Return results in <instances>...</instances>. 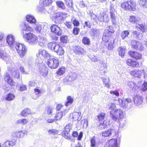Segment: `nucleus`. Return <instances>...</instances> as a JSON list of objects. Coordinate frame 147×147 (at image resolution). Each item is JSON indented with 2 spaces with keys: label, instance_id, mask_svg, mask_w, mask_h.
<instances>
[{
  "label": "nucleus",
  "instance_id": "obj_51",
  "mask_svg": "<svg viewBox=\"0 0 147 147\" xmlns=\"http://www.w3.org/2000/svg\"><path fill=\"white\" fill-rule=\"evenodd\" d=\"M89 14L90 15L91 19H93L94 21L97 22V16L93 13L91 11H90Z\"/></svg>",
  "mask_w": 147,
  "mask_h": 147
},
{
  "label": "nucleus",
  "instance_id": "obj_18",
  "mask_svg": "<svg viewBox=\"0 0 147 147\" xmlns=\"http://www.w3.org/2000/svg\"><path fill=\"white\" fill-rule=\"evenodd\" d=\"M8 70L11 73L12 76L16 78H18L20 76V74L18 70H16L15 68L9 67Z\"/></svg>",
  "mask_w": 147,
  "mask_h": 147
},
{
  "label": "nucleus",
  "instance_id": "obj_17",
  "mask_svg": "<svg viewBox=\"0 0 147 147\" xmlns=\"http://www.w3.org/2000/svg\"><path fill=\"white\" fill-rule=\"evenodd\" d=\"M4 78L5 81L10 85L13 86L15 85V82L11 78L9 74L6 72L4 75Z\"/></svg>",
  "mask_w": 147,
  "mask_h": 147
},
{
  "label": "nucleus",
  "instance_id": "obj_21",
  "mask_svg": "<svg viewBox=\"0 0 147 147\" xmlns=\"http://www.w3.org/2000/svg\"><path fill=\"white\" fill-rule=\"evenodd\" d=\"M38 42L39 45L41 47H44L48 42L46 38L42 36H39Z\"/></svg>",
  "mask_w": 147,
  "mask_h": 147
},
{
  "label": "nucleus",
  "instance_id": "obj_23",
  "mask_svg": "<svg viewBox=\"0 0 147 147\" xmlns=\"http://www.w3.org/2000/svg\"><path fill=\"white\" fill-rule=\"evenodd\" d=\"M72 125L71 124H69L67 125L65 127L64 132V137L66 139H67L69 136V132L71 129Z\"/></svg>",
  "mask_w": 147,
  "mask_h": 147
},
{
  "label": "nucleus",
  "instance_id": "obj_25",
  "mask_svg": "<svg viewBox=\"0 0 147 147\" xmlns=\"http://www.w3.org/2000/svg\"><path fill=\"white\" fill-rule=\"evenodd\" d=\"M129 55L136 59H140L142 57L141 54L135 51H130L129 52Z\"/></svg>",
  "mask_w": 147,
  "mask_h": 147
},
{
  "label": "nucleus",
  "instance_id": "obj_34",
  "mask_svg": "<svg viewBox=\"0 0 147 147\" xmlns=\"http://www.w3.org/2000/svg\"><path fill=\"white\" fill-rule=\"evenodd\" d=\"M31 110L28 108L25 109L23 110L21 112L20 115L22 117L26 116L27 115L32 114Z\"/></svg>",
  "mask_w": 147,
  "mask_h": 147
},
{
  "label": "nucleus",
  "instance_id": "obj_14",
  "mask_svg": "<svg viewBox=\"0 0 147 147\" xmlns=\"http://www.w3.org/2000/svg\"><path fill=\"white\" fill-rule=\"evenodd\" d=\"M134 103L136 106H139L143 102V98L142 96L139 94L134 95L133 97Z\"/></svg>",
  "mask_w": 147,
  "mask_h": 147
},
{
  "label": "nucleus",
  "instance_id": "obj_27",
  "mask_svg": "<svg viewBox=\"0 0 147 147\" xmlns=\"http://www.w3.org/2000/svg\"><path fill=\"white\" fill-rule=\"evenodd\" d=\"M115 132L114 129H109L102 132V136L105 137L110 136L113 133Z\"/></svg>",
  "mask_w": 147,
  "mask_h": 147
},
{
  "label": "nucleus",
  "instance_id": "obj_63",
  "mask_svg": "<svg viewBox=\"0 0 147 147\" xmlns=\"http://www.w3.org/2000/svg\"><path fill=\"white\" fill-rule=\"evenodd\" d=\"M64 24L68 28H70L72 26V24L71 22H65Z\"/></svg>",
  "mask_w": 147,
  "mask_h": 147
},
{
  "label": "nucleus",
  "instance_id": "obj_59",
  "mask_svg": "<svg viewBox=\"0 0 147 147\" xmlns=\"http://www.w3.org/2000/svg\"><path fill=\"white\" fill-rule=\"evenodd\" d=\"M67 36H62L60 38V40L62 42L66 43L67 41Z\"/></svg>",
  "mask_w": 147,
  "mask_h": 147
},
{
  "label": "nucleus",
  "instance_id": "obj_8",
  "mask_svg": "<svg viewBox=\"0 0 147 147\" xmlns=\"http://www.w3.org/2000/svg\"><path fill=\"white\" fill-rule=\"evenodd\" d=\"M125 116V113L120 109H117L113 113H112L110 116L112 119L115 121L120 120L123 119Z\"/></svg>",
  "mask_w": 147,
  "mask_h": 147
},
{
  "label": "nucleus",
  "instance_id": "obj_43",
  "mask_svg": "<svg viewBox=\"0 0 147 147\" xmlns=\"http://www.w3.org/2000/svg\"><path fill=\"white\" fill-rule=\"evenodd\" d=\"M118 51L119 55L123 57L124 55L125 51V47H120L118 48Z\"/></svg>",
  "mask_w": 147,
  "mask_h": 147
},
{
  "label": "nucleus",
  "instance_id": "obj_6",
  "mask_svg": "<svg viewBox=\"0 0 147 147\" xmlns=\"http://www.w3.org/2000/svg\"><path fill=\"white\" fill-rule=\"evenodd\" d=\"M49 58L47 62L49 67L53 69L57 68L59 65V60L56 57L52 55Z\"/></svg>",
  "mask_w": 147,
  "mask_h": 147
},
{
  "label": "nucleus",
  "instance_id": "obj_11",
  "mask_svg": "<svg viewBox=\"0 0 147 147\" xmlns=\"http://www.w3.org/2000/svg\"><path fill=\"white\" fill-rule=\"evenodd\" d=\"M67 15L66 13L61 12L54 13L53 17L56 19L55 22L57 21L59 23H61L66 17Z\"/></svg>",
  "mask_w": 147,
  "mask_h": 147
},
{
  "label": "nucleus",
  "instance_id": "obj_56",
  "mask_svg": "<svg viewBox=\"0 0 147 147\" xmlns=\"http://www.w3.org/2000/svg\"><path fill=\"white\" fill-rule=\"evenodd\" d=\"M110 93L112 95H115V96L117 97L119 96V94L118 91L117 90H111L110 91Z\"/></svg>",
  "mask_w": 147,
  "mask_h": 147
},
{
  "label": "nucleus",
  "instance_id": "obj_10",
  "mask_svg": "<svg viewBox=\"0 0 147 147\" xmlns=\"http://www.w3.org/2000/svg\"><path fill=\"white\" fill-rule=\"evenodd\" d=\"M115 5L111 4L110 6V16L111 20V22L113 24H116L117 20H116V12L114 8Z\"/></svg>",
  "mask_w": 147,
  "mask_h": 147
},
{
  "label": "nucleus",
  "instance_id": "obj_57",
  "mask_svg": "<svg viewBox=\"0 0 147 147\" xmlns=\"http://www.w3.org/2000/svg\"><path fill=\"white\" fill-rule=\"evenodd\" d=\"M82 42L85 44L88 45L90 44V40L88 38L84 37L83 38Z\"/></svg>",
  "mask_w": 147,
  "mask_h": 147
},
{
  "label": "nucleus",
  "instance_id": "obj_39",
  "mask_svg": "<svg viewBox=\"0 0 147 147\" xmlns=\"http://www.w3.org/2000/svg\"><path fill=\"white\" fill-rule=\"evenodd\" d=\"M109 125V121H104L102 123H101L99 127L101 130L106 128Z\"/></svg>",
  "mask_w": 147,
  "mask_h": 147
},
{
  "label": "nucleus",
  "instance_id": "obj_55",
  "mask_svg": "<svg viewBox=\"0 0 147 147\" xmlns=\"http://www.w3.org/2000/svg\"><path fill=\"white\" fill-rule=\"evenodd\" d=\"M77 74L75 73H72L71 75H70L68 80L69 81L75 80L77 77Z\"/></svg>",
  "mask_w": 147,
  "mask_h": 147
},
{
  "label": "nucleus",
  "instance_id": "obj_46",
  "mask_svg": "<svg viewBox=\"0 0 147 147\" xmlns=\"http://www.w3.org/2000/svg\"><path fill=\"white\" fill-rule=\"evenodd\" d=\"M129 32L128 30H125L122 32L121 34V36L123 39H124L129 34Z\"/></svg>",
  "mask_w": 147,
  "mask_h": 147
},
{
  "label": "nucleus",
  "instance_id": "obj_32",
  "mask_svg": "<svg viewBox=\"0 0 147 147\" xmlns=\"http://www.w3.org/2000/svg\"><path fill=\"white\" fill-rule=\"evenodd\" d=\"M127 85L128 86L133 90H137L139 88V87L136 86V83L133 82H128Z\"/></svg>",
  "mask_w": 147,
  "mask_h": 147
},
{
  "label": "nucleus",
  "instance_id": "obj_62",
  "mask_svg": "<svg viewBox=\"0 0 147 147\" xmlns=\"http://www.w3.org/2000/svg\"><path fill=\"white\" fill-rule=\"evenodd\" d=\"M100 66L101 67L100 68L101 70L106 69L107 68V63L105 62H102Z\"/></svg>",
  "mask_w": 147,
  "mask_h": 147
},
{
  "label": "nucleus",
  "instance_id": "obj_36",
  "mask_svg": "<svg viewBox=\"0 0 147 147\" xmlns=\"http://www.w3.org/2000/svg\"><path fill=\"white\" fill-rule=\"evenodd\" d=\"M51 2V0H40V3L41 6H45L50 5Z\"/></svg>",
  "mask_w": 147,
  "mask_h": 147
},
{
  "label": "nucleus",
  "instance_id": "obj_15",
  "mask_svg": "<svg viewBox=\"0 0 147 147\" xmlns=\"http://www.w3.org/2000/svg\"><path fill=\"white\" fill-rule=\"evenodd\" d=\"M51 32L58 36L62 34V30L61 28L57 25L53 24L50 27Z\"/></svg>",
  "mask_w": 147,
  "mask_h": 147
},
{
  "label": "nucleus",
  "instance_id": "obj_61",
  "mask_svg": "<svg viewBox=\"0 0 147 147\" xmlns=\"http://www.w3.org/2000/svg\"><path fill=\"white\" fill-rule=\"evenodd\" d=\"M20 70L21 72L23 74H29V71H26L24 69V68L22 67L21 66L20 67Z\"/></svg>",
  "mask_w": 147,
  "mask_h": 147
},
{
  "label": "nucleus",
  "instance_id": "obj_50",
  "mask_svg": "<svg viewBox=\"0 0 147 147\" xmlns=\"http://www.w3.org/2000/svg\"><path fill=\"white\" fill-rule=\"evenodd\" d=\"M102 80L105 86L108 88H110V85L109 84V79H107L105 78H103Z\"/></svg>",
  "mask_w": 147,
  "mask_h": 147
},
{
  "label": "nucleus",
  "instance_id": "obj_54",
  "mask_svg": "<svg viewBox=\"0 0 147 147\" xmlns=\"http://www.w3.org/2000/svg\"><path fill=\"white\" fill-rule=\"evenodd\" d=\"M105 114L104 113H101L98 116V118L99 121L103 120L105 118Z\"/></svg>",
  "mask_w": 147,
  "mask_h": 147
},
{
  "label": "nucleus",
  "instance_id": "obj_30",
  "mask_svg": "<svg viewBox=\"0 0 147 147\" xmlns=\"http://www.w3.org/2000/svg\"><path fill=\"white\" fill-rule=\"evenodd\" d=\"M26 20L28 22L31 24H34L36 22V20L33 16L31 15H27L26 16Z\"/></svg>",
  "mask_w": 147,
  "mask_h": 147
},
{
  "label": "nucleus",
  "instance_id": "obj_26",
  "mask_svg": "<svg viewBox=\"0 0 147 147\" xmlns=\"http://www.w3.org/2000/svg\"><path fill=\"white\" fill-rule=\"evenodd\" d=\"M16 143L15 140H7L4 142L2 145L3 147H13Z\"/></svg>",
  "mask_w": 147,
  "mask_h": 147
},
{
  "label": "nucleus",
  "instance_id": "obj_40",
  "mask_svg": "<svg viewBox=\"0 0 147 147\" xmlns=\"http://www.w3.org/2000/svg\"><path fill=\"white\" fill-rule=\"evenodd\" d=\"M90 33L94 36H98L99 34V31L97 29L94 28L91 29Z\"/></svg>",
  "mask_w": 147,
  "mask_h": 147
},
{
  "label": "nucleus",
  "instance_id": "obj_12",
  "mask_svg": "<svg viewBox=\"0 0 147 147\" xmlns=\"http://www.w3.org/2000/svg\"><path fill=\"white\" fill-rule=\"evenodd\" d=\"M114 32V30L112 26H108L106 30H105V32L103 34V35L102 37V39L105 42H107L109 40L107 39L109 38L110 37L109 36V32L113 33Z\"/></svg>",
  "mask_w": 147,
  "mask_h": 147
},
{
  "label": "nucleus",
  "instance_id": "obj_3",
  "mask_svg": "<svg viewBox=\"0 0 147 147\" xmlns=\"http://www.w3.org/2000/svg\"><path fill=\"white\" fill-rule=\"evenodd\" d=\"M34 30L37 33L45 35L47 32V26L42 23L36 22L33 25Z\"/></svg>",
  "mask_w": 147,
  "mask_h": 147
},
{
  "label": "nucleus",
  "instance_id": "obj_24",
  "mask_svg": "<svg viewBox=\"0 0 147 147\" xmlns=\"http://www.w3.org/2000/svg\"><path fill=\"white\" fill-rule=\"evenodd\" d=\"M143 72L144 71L142 70H134L131 71L130 74L135 77L140 78Z\"/></svg>",
  "mask_w": 147,
  "mask_h": 147
},
{
  "label": "nucleus",
  "instance_id": "obj_48",
  "mask_svg": "<svg viewBox=\"0 0 147 147\" xmlns=\"http://www.w3.org/2000/svg\"><path fill=\"white\" fill-rule=\"evenodd\" d=\"M67 101L66 102L65 105L67 107L71 105L73 101V99L71 96H69L67 98Z\"/></svg>",
  "mask_w": 147,
  "mask_h": 147
},
{
  "label": "nucleus",
  "instance_id": "obj_41",
  "mask_svg": "<svg viewBox=\"0 0 147 147\" xmlns=\"http://www.w3.org/2000/svg\"><path fill=\"white\" fill-rule=\"evenodd\" d=\"M75 52L78 54H82L84 53L83 49L79 46H77L76 48Z\"/></svg>",
  "mask_w": 147,
  "mask_h": 147
},
{
  "label": "nucleus",
  "instance_id": "obj_31",
  "mask_svg": "<svg viewBox=\"0 0 147 147\" xmlns=\"http://www.w3.org/2000/svg\"><path fill=\"white\" fill-rule=\"evenodd\" d=\"M108 109L110 111V115L113 113L117 109L116 108L115 105L112 103H109L108 105Z\"/></svg>",
  "mask_w": 147,
  "mask_h": 147
},
{
  "label": "nucleus",
  "instance_id": "obj_44",
  "mask_svg": "<svg viewBox=\"0 0 147 147\" xmlns=\"http://www.w3.org/2000/svg\"><path fill=\"white\" fill-rule=\"evenodd\" d=\"M45 113L50 116L52 115L53 112V108L50 107H47L45 109Z\"/></svg>",
  "mask_w": 147,
  "mask_h": 147
},
{
  "label": "nucleus",
  "instance_id": "obj_19",
  "mask_svg": "<svg viewBox=\"0 0 147 147\" xmlns=\"http://www.w3.org/2000/svg\"><path fill=\"white\" fill-rule=\"evenodd\" d=\"M107 143L108 145V147H119L116 139L113 138L109 140Z\"/></svg>",
  "mask_w": 147,
  "mask_h": 147
},
{
  "label": "nucleus",
  "instance_id": "obj_9",
  "mask_svg": "<svg viewBox=\"0 0 147 147\" xmlns=\"http://www.w3.org/2000/svg\"><path fill=\"white\" fill-rule=\"evenodd\" d=\"M51 56V55L48 53L46 50L40 49L38 51V53L37 55L38 59H40L41 60L45 58L48 59Z\"/></svg>",
  "mask_w": 147,
  "mask_h": 147
},
{
  "label": "nucleus",
  "instance_id": "obj_37",
  "mask_svg": "<svg viewBox=\"0 0 147 147\" xmlns=\"http://www.w3.org/2000/svg\"><path fill=\"white\" fill-rule=\"evenodd\" d=\"M138 2L141 7L144 8H147V0H138Z\"/></svg>",
  "mask_w": 147,
  "mask_h": 147
},
{
  "label": "nucleus",
  "instance_id": "obj_20",
  "mask_svg": "<svg viewBox=\"0 0 147 147\" xmlns=\"http://www.w3.org/2000/svg\"><path fill=\"white\" fill-rule=\"evenodd\" d=\"M127 65L132 67H137L139 66V63L138 61L131 59H128L126 61Z\"/></svg>",
  "mask_w": 147,
  "mask_h": 147
},
{
  "label": "nucleus",
  "instance_id": "obj_1",
  "mask_svg": "<svg viewBox=\"0 0 147 147\" xmlns=\"http://www.w3.org/2000/svg\"><path fill=\"white\" fill-rule=\"evenodd\" d=\"M16 39L15 36L12 34L8 35L6 38V42H2L0 44V58L3 59L5 62L9 61L10 59L9 56L7 55L5 51L4 47L7 45L10 48L13 49L15 44L17 43L15 41Z\"/></svg>",
  "mask_w": 147,
  "mask_h": 147
},
{
  "label": "nucleus",
  "instance_id": "obj_38",
  "mask_svg": "<svg viewBox=\"0 0 147 147\" xmlns=\"http://www.w3.org/2000/svg\"><path fill=\"white\" fill-rule=\"evenodd\" d=\"M137 29L139 31H142L143 32L145 31L146 28L143 24H138L136 26Z\"/></svg>",
  "mask_w": 147,
  "mask_h": 147
},
{
  "label": "nucleus",
  "instance_id": "obj_53",
  "mask_svg": "<svg viewBox=\"0 0 147 147\" xmlns=\"http://www.w3.org/2000/svg\"><path fill=\"white\" fill-rule=\"evenodd\" d=\"M65 69L64 68H60L57 72V74L59 75H62L64 74Z\"/></svg>",
  "mask_w": 147,
  "mask_h": 147
},
{
  "label": "nucleus",
  "instance_id": "obj_4",
  "mask_svg": "<svg viewBox=\"0 0 147 147\" xmlns=\"http://www.w3.org/2000/svg\"><path fill=\"white\" fill-rule=\"evenodd\" d=\"M49 49L53 51L59 55H62L64 53L63 48L61 47L57 42H53L49 43L48 45Z\"/></svg>",
  "mask_w": 147,
  "mask_h": 147
},
{
  "label": "nucleus",
  "instance_id": "obj_49",
  "mask_svg": "<svg viewBox=\"0 0 147 147\" xmlns=\"http://www.w3.org/2000/svg\"><path fill=\"white\" fill-rule=\"evenodd\" d=\"M15 96L12 93H9L7 95L6 100L8 101H11L15 98Z\"/></svg>",
  "mask_w": 147,
  "mask_h": 147
},
{
  "label": "nucleus",
  "instance_id": "obj_16",
  "mask_svg": "<svg viewBox=\"0 0 147 147\" xmlns=\"http://www.w3.org/2000/svg\"><path fill=\"white\" fill-rule=\"evenodd\" d=\"M119 102V105L120 107H123V109H125L126 110H127L129 109H130L132 106L130 104L128 103L125 102L121 98H119L118 100Z\"/></svg>",
  "mask_w": 147,
  "mask_h": 147
},
{
  "label": "nucleus",
  "instance_id": "obj_13",
  "mask_svg": "<svg viewBox=\"0 0 147 147\" xmlns=\"http://www.w3.org/2000/svg\"><path fill=\"white\" fill-rule=\"evenodd\" d=\"M109 20L108 15L103 12L100 13L99 16H97V21L108 22Z\"/></svg>",
  "mask_w": 147,
  "mask_h": 147
},
{
  "label": "nucleus",
  "instance_id": "obj_29",
  "mask_svg": "<svg viewBox=\"0 0 147 147\" xmlns=\"http://www.w3.org/2000/svg\"><path fill=\"white\" fill-rule=\"evenodd\" d=\"M26 132L25 130L21 131H16L13 134V136L14 137L20 138L23 137L26 133Z\"/></svg>",
  "mask_w": 147,
  "mask_h": 147
},
{
  "label": "nucleus",
  "instance_id": "obj_33",
  "mask_svg": "<svg viewBox=\"0 0 147 147\" xmlns=\"http://www.w3.org/2000/svg\"><path fill=\"white\" fill-rule=\"evenodd\" d=\"M107 39L109 40L107 42H109L110 41L109 43L108 44V49L110 50H112L113 48V44L114 43V40L112 38V37H110L107 38Z\"/></svg>",
  "mask_w": 147,
  "mask_h": 147
},
{
  "label": "nucleus",
  "instance_id": "obj_45",
  "mask_svg": "<svg viewBox=\"0 0 147 147\" xmlns=\"http://www.w3.org/2000/svg\"><path fill=\"white\" fill-rule=\"evenodd\" d=\"M28 122V121L27 119H22L18 120L17 121V123L22 125H25Z\"/></svg>",
  "mask_w": 147,
  "mask_h": 147
},
{
  "label": "nucleus",
  "instance_id": "obj_60",
  "mask_svg": "<svg viewBox=\"0 0 147 147\" xmlns=\"http://www.w3.org/2000/svg\"><path fill=\"white\" fill-rule=\"evenodd\" d=\"M58 132V131L55 129H51L48 131V133H49L53 135L57 134Z\"/></svg>",
  "mask_w": 147,
  "mask_h": 147
},
{
  "label": "nucleus",
  "instance_id": "obj_22",
  "mask_svg": "<svg viewBox=\"0 0 147 147\" xmlns=\"http://www.w3.org/2000/svg\"><path fill=\"white\" fill-rule=\"evenodd\" d=\"M82 118V116L80 111H79L78 112H74L72 113V118L73 120L76 121H80Z\"/></svg>",
  "mask_w": 147,
  "mask_h": 147
},
{
  "label": "nucleus",
  "instance_id": "obj_5",
  "mask_svg": "<svg viewBox=\"0 0 147 147\" xmlns=\"http://www.w3.org/2000/svg\"><path fill=\"white\" fill-rule=\"evenodd\" d=\"M23 38L26 41L31 45H34L38 42L36 36L32 33H26L23 35Z\"/></svg>",
  "mask_w": 147,
  "mask_h": 147
},
{
  "label": "nucleus",
  "instance_id": "obj_64",
  "mask_svg": "<svg viewBox=\"0 0 147 147\" xmlns=\"http://www.w3.org/2000/svg\"><path fill=\"white\" fill-rule=\"evenodd\" d=\"M80 31V29L77 27H74L73 30V33L75 35H77Z\"/></svg>",
  "mask_w": 147,
  "mask_h": 147
},
{
  "label": "nucleus",
  "instance_id": "obj_2",
  "mask_svg": "<svg viewBox=\"0 0 147 147\" xmlns=\"http://www.w3.org/2000/svg\"><path fill=\"white\" fill-rule=\"evenodd\" d=\"M136 6V2L131 0H125L121 4V7L123 9L129 11H135Z\"/></svg>",
  "mask_w": 147,
  "mask_h": 147
},
{
  "label": "nucleus",
  "instance_id": "obj_28",
  "mask_svg": "<svg viewBox=\"0 0 147 147\" xmlns=\"http://www.w3.org/2000/svg\"><path fill=\"white\" fill-rule=\"evenodd\" d=\"M129 20L130 22L132 24H137L140 21V18L136 16H132L129 17Z\"/></svg>",
  "mask_w": 147,
  "mask_h": 147
},
{
  "label": "nucleus",
  "instance_id": "obj_7",
  "mask_svg": "<svg viewBox=\"0 0 147 147\" xmlns=\"http://www.w3.org/2000/svg\"><path fill=\"white\" fill-rule=\"evenodd\" d=\"M18 54L21 57H23L27 52V49L24 45L20 43H16L14 46Z\"/></svg>",
  "mask_w": 147,
  "mask_h": 147
},
{
  "label": "nucleus",
  "instance_id": "obj_42",
  "mask_svg": "<svg viewBox=\"0 0 147 147\" xmlns=\"http://www.w3.org/2000/svg\"><path fill=\"white\" fill-rule=\"evenodd\" d=\"M131 44L133 48L137 49L138 46L140 45V42L134 40L131 41Z\"/></svg>",
  "mask_w": 147,
  "mask_h": 147
},
{
  "label": "nucleus",
  "instance_id": "obj_35",
  "mask_svg": "<svg viewBox=\"0 0 147 147\" xmlns=\"http://www.w3.org/2000/svg\"><path fill=\"white\" fill-rule=\"evenodd\" d=\"M41 75L44 77H45L48 74V68L45 66H43L40 71Z\"/></svg>",
  "mask_w": 147,
  "mask_h": 147
},
{
  "label": "nucleus",
  "instance_id": "obj_47",
  "mask_svg": "<svg viewBox=\"0 0 147 147\" xmlns=\"http://www.w3.org/2000/svg\"><path fill=\"white\" fill-rule=\"evenodd\" d=\"M63 116V112L62 111L57 113L55 116V118L56 120H59Z\"/></svg>",
  "mask_w": 147,
  "mask_h": 147
},
{
  "label": "nucleus",
  "instance_id": "obj_58",
  "mask_svg": "<svg viewBox=\"0 0 147 147\" xmlns=\"http://www.w3.org/2000/svg\"><path fill=\"white\" fill-rule=\"evenodd\" d=\"M140 90L143 91H145L147 90V82H144L140 89Z\"/></svg>",
  "mask_w": 147,
  "mask_h": 147
},
{
  "label": "nucleus",
  "instance_id": "obj_52",
  "mask_svg": "<svg viewBox=\"0 0 147 147\" xmlns=\"http://www.w3.org/2000/svg\"><path fill=\"white\" fill-rule=\"evenodd\" d=\"M57 5L62 9H65V7L64 3L61 1H59L56 2Z\"/></svg>",
  "mask_w": 147,
  "mask_h": 147
}]
</instances>
